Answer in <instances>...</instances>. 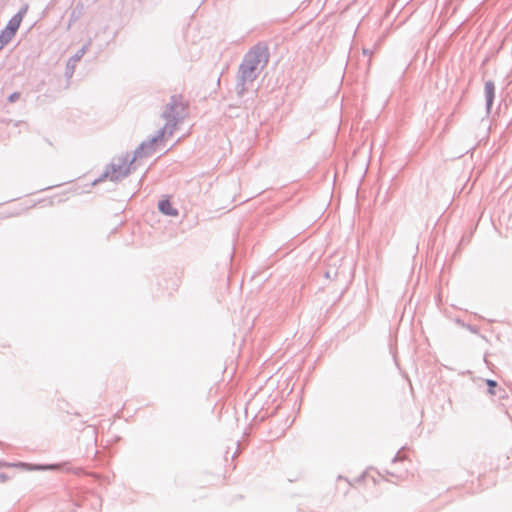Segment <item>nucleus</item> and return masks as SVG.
Instances as JSON below:
<instances>
[{"mask_svg": "<svg viewBox=\"0 0 512 512\" xmlns=\"http://www.w3.org/2000/svg\"><path fill=\"white\" fill-rule=\"evenodd\" d=\"M187 107L188 104L181 95H172L162 112V118L165 120L164 127L158 130L153 138L148 141H143L135 149L134 159L151 155L154 151V145L161 141L165 134L172 135L177 125L185 119Z\"/></svg>", "mask_w": 512, "mask_h": 512, "instance_id": "nucleus-1", "label": "nucleus"}, {"mask_svg": "<svg viewBox=\"0 0 512 512\" xmlns=\"http://www.w3.org/2000/svg\"><path fill=\"white\" fill-rule=\"evenodd\" d=\"M269 61V52L266 45H254L244 56L239 66L236 93L242 97L247 91V85L253 83Z\"/></svg>", "mask_w": 512, "mask_h": 512, "instance_id": "nucleus-2", "label": "nucleus"}, {"mask_svg": "<svg viewBox=\"0 0 512 512\" xmlns=\"http://www.w3.org/2000/svg\"><path fill=\"white\" fill-rule=\"evenodd\" d=\"M140 158L141 157H137L134 159L133 157L130 159L129 154H126L125 156L114 159L103 175L94 181V184L101 182L104 178H110L111 181L115 182L122 180L131 173L133 163Z\"/></svg>", "mask_w": 512, "mask_h": 512, "instance_id": "nucleus-3", "label": "nucleus"}, {"mask_svg": "<svg viewBox=\"0 0 512 512\" xmlns=\"http://www.w3.org/2000/svg\"><path fill=\"white\" fill-rule=\"evenodd\" d=\"M27 6L21 8L9 21H8V24L6 25V27L4 28V30H2L1 33H3L4 35H6L7 37H9L10 39H12L22 20H23V17L25 16L26 12H27Z\"/></svg>", "mask_w": 512, "mask_h": 512, "instance_id": "nucleus-4", "label": "nucleus"}, {"mask_svg": "<svg viewBox=\"0 0 512 512\" xmlns=\"http://www.w3.org/2000/svg\"><path fill=\"white\" fill-rule=\"evenodd\" d=\"M484 94L486 100V111L490 113L495 98V84L492 80H487L484 85Z\"/></svg>", "mask_w": 512, "mask_h": 512, "instance_id": "nucleus-5", "label": "nucleus"}, {"mask_svg": "<svg viewBox=\"0 0 512 512\" xmlns=\"http://www.w3.org/2000/svg\"><path fill=\"white\" fill-rule=\"evenodd\" d=\"M158 209L164 215L173 217L178 216V210L173 208L170 201L167 199L159 201Z\"/></svg>", "mask_w": 512, "mask_h": 512, "instance_id": "nucleus-6", "label": "nucleus"}, {"mask_svg": "<svg viewBox=\"0 0 512 512\" xmlns=\"http://www.w3.org/2000/svg\"><path fill=\"white\" fill-rule=\"evenodd\" d=\"M88 46L89 44L83 45L82 48H80L72 57L69 58V60L77 64L87 52Z\"/></svg>", "mask_w": 512, "mask_h": 512, "instance_id": "nucleus-7", "label": "nucleus"}, {"mask_svg": "<svg viewBox=\"0 0 512 512\" xmlns=\"http://www.w3.org/2000/svg\"><path fill=\"white\" fill-rule=\"evenodd\" d=\"M75 67H76V63H74L68 59L67 64H66V69H65V76L68 79L72 78L74 71H75Z\"/></svg>", "mask_w": 512, "mask_h": 512, "instance_id": "nucleus-8", "label": "nucleus"}, {"mask_svg": "<svg viewBox=\"0 0 512 512\" xmlns=\"http://www.w3.org/2000/svg\"><path fill=\"white\" fill-rule=\"evenodd\" d=\"M486 383L488 385V392H489V394L495 395L496 392H495L494 388L497 387V382L494 381V380L488 379L486 381Z\"/></svg>", "mask_w": 512, "mask_h": 512, "instance_id": "nucleus-9", "label": "nucleus"}, {"mask_svg": "<svg viewBox=\"0 0 512 512\" xmlns=\"http://www.w3.org/2000/svg\"><path fill=\"white\" fill-rule=\"evenodd\" d=\"M9 37L4 35L3 33L0 34V51L11 41Z\"/></svg>", "mask_w": 512, "mask_h": 512, "instance_id": "nucleus-10", "label": "nucleus"}, {"mask_svg": "<svg viewBox=\"0 0 512 512\" xmlns=\"http://www.w3.org/2000/svg\"><path fill=\"white\" fill-rule=\"evenodd\" d=\"M19 98H20V93L19 92H14V93L9 95L8 101L10 103H13V102H16Z\"/></svg>", "mask_w": 512, "mask_h": 512, "instance_id": "nucleus-11", "label": "nucleus"}, {"mask_svg": "<svg viewBox=\"0 0 512 512\" xmlns=\"http://www.w3.org/2000/svg\"><path fill=\"white\" fill-rule=\"evenodd\" d=\"M8 479V476L4 473H0V482H5Z\"/></svg>", "mask_w": 512, "mask_h": 512, "instance_id": "nucleus-12", "label": "nucleus"}, {"mask_svg": "<svg viewBox=\"0 0 512 512\" xmlns=\"http://www.w3.org/2000/svg\"><path fill=\"white\" fill-rule=\"evenodd\" d=\"M363 54H364V55H369V56H371L372 51H371V50H369V49H363Z\"/></svg>", "mask_w": 512, "mask_h": 512, "instance_id": "nucleus-13", "label": "nucleus"}, {"mask_svg": "<svg viewBox=\"0 0 512 512\" xmlns=\"http://www.w3.org/2000/svg\"><path fill=\"white\" fill-rule=\"evenodd\" d=\"M6 466H12V465H11V464H8V463H6V462H2V461H0V468H1V467H6Z\"/></svg>", "mask_w": 512, "mask_h": 512, "instance_id": "nucleus-14", "label": "nucleus"}, {"mask_svg": "<svg viewBox=\"0 0 512 512\" xmlns=\"http://www.w3.org/2000/svg\"><path fill=\"white\" fill-rule=\"evenodd\" d=\"M34 469L40 470V469H45V467H43V466H35Z\"/></svg>", "mask_w": 512, "mask_h": 512, "instance_id": "nucleus-15", "label": "nucleus"}, {"mask_svg": "<svg viewBox=\"0 0 512 512\" xmlns=\"http://www.w3.org/2000/svg\"><path fill=\"white\" fill-rule=\"evenodd\" d=\"M19 465H21V466H28V464H25V463H20Z\"/></svg>", "mask_w": 512, "mask_h": 512, "instance_id": "nucleus-16", "label": "nucleus"}]
</instances>
